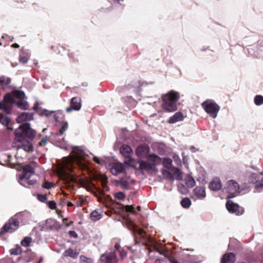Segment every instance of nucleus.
<instances>
[{
    "mask_svg": "<svg viewBox=\"0 0 263 263\" xmlns=\"http://www.w3.org/2000/svg\"><path fill=\"white\" fill-rule=\"evenodd\" d=\"M30 213L27 211H22L16 214L3 226L0 231V237L7 232L13 233L19 227L20 221L25 220L29 216Z\"/></svg>",
    "mask_w": 263,
    "mask_h": 263,
    "instance_id": "obj_1",
    "label": "nucleus"
},
{
    "mask_svg": "<svg viewBox=\"0 0 263 263\" xmlns=\"http://www.w3.org/2000/svg\"><path fill=\"white\" fill-rule=\"evenodd\" d=\"M36 134V130L31 128L30 123H21L18 127L14 130L15 141L20 142L26 139L33 140Z\"/></svg>",
    "mask_w": 263,
    "mask_h": 263,
    "instance_id": "obj_2",
    "label": "nucleus"
},
{
    "mask_svg": "<svg viewBox=\"0 0 263 263\" xmlns=\"http://www.w3.org/2000/svg\"><path fill=\"white\" fill-rule=\"evenodd\" d=\"M162 107L167 112H174L177 110V102L180 96L178 92L171 90L168 92L162 95Z\"/></svg>",
    "mask_w": 263,
    "mask_h": 263,
    "instance_id": "obj_3",
    "label": "nucleus"
},
{
    "mask_svg": "<svg viewBox=\"0 0 263 263\" xmlns=\"http://www.w3.org/2000/svg\"><path fill=\"white\" fill-rule=\"evenodd\" d=\"M161 158L157 154L152 153L147 157V161L140 159H138L137 162L139 164L138 169L139 171H145L147 172L153 171L155 173L158 171L156 165L161 163Z\"/></svg>",
    "mask_w": 263,
    "mask_h": 263,
    "instance_id": "obj_4",
    "label": "nucleus"
},
{
    "mask_svg": "<svg viewBox=\"0 0 263 263\" xmlns=\"http://www.w3.org/2000/svg\"><path fill=\"white\" fill-rule=\"evenodd\" d=\"M15 101L14 96L10 93H7L3 97V100L0 101V110H3L6 115H10L12 113L14 105H15Z\"/></svg>",
    "mask_w": 263,
    "mask_h": 263,
    "instance_id": "obj_5",
    "label": "nucleus"
},
{
    "mask_svg": "<svg viewBox=\"0 0 263 263\" xmlns=\"http://www.w3.org/2000/svg\"><path fill=\"white\" fill-rule=\"evenodd\" d=\"M201 106L204 111L214 119L217 117L220 108L214 100L211 99L206 100L202 103Z\"/></svg>",
    "mask_w": 263,
    "mask_h": 263,
    "instance_id": "obj_6",
    "label": "nucleus"
},
{
    "mask_svg": "<svg viewBox=\"0 0 263 263\" xmlns=\"http://www.w3.org/2000/svg\"><path fill=\"white\" fill-rule=\"evenodd\" d=\"M247 50L250 56L258 58L263 52V38L258 40L255 44L249 46Z\"/></svg>",
    "mask_w": 263,
    "mask_h": 263,
    "instance_id": "obj_7",
    "label": "nucleus"
},
{
    "mask_svg": "<svg viewBox=\"0 0 263 263\" xmlns=\"http://www.w3.org/2000/svg\"><path fill=\"white\" fill-rule=\"evenodd\" d=\"M226 206L227 210L230 213L234 214L236 215H241L244 213V209L232 200H228Z\"/></svg>",
    "mask_w": 263,
    "mask_h": 263,
    "instance_id": "obj_8",
    "label": "nucleus"
},
{
    "mask_svg": "<svg viewBox=\"0 0 263 263\" xmlns=\"http://www.w3.org/2000/svg\"><path fill=\"white\" fill-rule=\"evenodd\" d=\"M35 172L34 168L29 164H27L23 167V172L20 175L18 182L20 184L25 186L28 187L25 184H24L21 181H23L25 179H29L31 177L30 175H28V174H34Z\"/></svg>",
    "mask_w": 263,
    "mask_h": 263,
    "instance_id": "obj_9",
    "label": "nucleus"
},
{
    "mask_svg": "<svg viewBox=\"0 0 263 263\" xmlns=\"http://www.w3.org/2000/svg\"><path fill=\"white\" fill-rule=\"evenodd\" d=\"M32 140H22L20 142H16L17 143L16 146L18 148L23 149L25 151L31 153L34 151V147L31 143Z\"/></svg>",
    "mask_w": 263,
    "mask_h": 263,
    "instance_id": "obj_10",
    "label": "nucleus"
},
{
    "mask_svg": "<svg viewBox=\"0 0 263 263\" xmlns=\"http://www.w3.org/2000/svg\"><path fill=\"white\" fill-rule=\"evenodd\" d=\"M100 259L105 263H118V262L116 253L113 251L102 254L100 256Z\"/></svg>",
    "mask_w": 263,
    "mask_h": 263,
    "instance_id": "obj_11",
    "label": "nucleus"
},
{
    "mask_svg": "<svg viewBox=\"0 0 263 263\" xmlns=\"http://www.w3.org/2000/svg\"><path fill=\"white\" fill-rule=\"evenodd\" d=\"M34 115V114L33 112H22L17 117L16 121L19 124L28 122V121L33 120Z\"/></svg>",
    "mask_w": 263,
    "mask_h": 263,
    "instance_id": "obj_12",
    "label": "nucleus"
},
{
    "mask_svg": "<svg viewBox=\"0 0 263 263\" xmlns=\"http://www.w3.org/2000/svg\"><path fill=\"white\" fill-rule=\"evenodd\" d=\"M45 223L43 228L47 230L59 231L61 229V226L54 219L49 218L45 220Z\"/></svg>",
    "mask_w": 263,
    "mask_h": 263,
    "instance_id": "obj_13",
    "label": "nucleus"
},
{
    "mask_svg": "<svg viewBox=\"0 0 263 263\" xmlns=\"http://www.w3.org/2000/svg\"><path fill=\"white\" fill-rule=\"evenodd\" d=\"M35 256V253L32 252L30 249H27L24 251L23 254L18 258L17 260H23V263H29L31 262Z\"/></svg>",
    "mask_w": 263,
    "mask_h": 263,
    "instance_id": "obj_14",
    "label": "nucleus"
},
{
    "mask_svg": "<svg viewBox=\"0 0 263 263\" xmlns=\"http://www.w3.org/2000/svg\"><path fill=\"white\" fill-rule=\"evenodd\" d=\"M133 152L130 146L123 144L120 148V154L125 158H128V161L134 162V159L130 156V154Z\"/></svg>",
    "mask_w": 263,
    "mask_h": 263,
    "instance_id": "obj_15",
    "label": "nucleus"
},
{
    "mask_svg": "<svg viewBox=\"0 0 263 263\" xmlns=\"http://www.w3.org/2000/svg\"><path fill=\"white\" fill-rule=\"evenodd\" d=\"M110 172L114 176H117L119 174L124 173L125 167L121 162L115 163L110 168Z\"/></svg>",
    "mask_w": 263,
    "mask_h": 263,
    "instance_id": "obj_16",
    "label": "nucleus"
},
{
    "mask_svg": "<svg viewBox=\"0 0 263 263\" xmlns=\"http://www.w3.org/2000/svg\"><path fill=\"white\" fill-rule=\"evenodd\" d=\"M222 187L220 179L218 177L214 178L209 183V188L213 191H219Z\"/></svg>",
    "mask_w": 263,
    "mask_h": 263,
    "instance_id": "obj_17",
    "label": "nucleus"
},
{
    "mask_svg": "<svg viewBox=\"0 0 263 263\" xmlns=\"http://www.w3.org/2000/svg\"><path fill=\"white\" fill-rule=\"evenodd\" d=\"M149 152V147L148 145L141 144L135 150V153L138 157L145 156Z\"/></svg>",
    "mask_w": 263,
    "mask_h": 263,
    "instance_id": "obj_18",
    "label": "nucleus"
},
{
    "mask_svg": "<svg viewBox=\"0 0 263 263\" xmlns=\"http://www.w3.org/2000/svg\"><path fill=\"white\" fill-rule=\"evenodd\" d=\"M235 257V254L233 252L225 254L222 256L220 263H234Z\"/></svg>",
    "mask_w": 263,
    "mask_h": 263,
    "instance_id": "obj_19",
    "label": "nucleus"
},
{
    "mask_svg": "<svg viewBox=\"0 0 263 263\" xmlns=\"http://www.w3.org/2000/svg\"><path fill=\"white\" fill-rule=\"evenodd\" d=\"M183 119L184 116L182 112L178 111L169 119L168 122L170 124H174L177 122L182 121Z\"/></svg>",
    "mask_w": 263,
    "mask_h": 263,
    "instance_id": "obj_20",
    "label": "nucleus"
},
{
    "mask_svg": "<svg viewBox=\"0 0 263 263\" xmlns=\"http://www.w3.org/2000/svg\"><path fill=\"white\" fill-rule=\"evenodd\" d=\"M194 193L198 199H203L205 197V188L204 186H196L194 189Z\"/></svg>",
    "mask_w": 263,
    "mask_h": 263,
    "instance_id": "obj_21",
    "label": "nucleus"
},
{
    "mask_svg": "<svg viewBox=\"0 0 263 263\" xmlns=\"http://www.w3.org/2000/svg\"><path fill=\"white\" fill-rule=\"evenodd\" d=\"M11 83V79L9 77H6L4 76L0 77V87L5 90L7 87H10V83Z\"/></svg>",
    "mask_w": 263,
    "mask_h": 263,
    "instance_id": "obj_22",
    "label": "nucleus"
},
{
    "mask_svg": "<svg viewBox=\"0 0 263 263\" xmlns=\"http://www.w3.org/2000/svg\"><path fill=\"white\" fill-rule=\"evenodd\" d=\"M246 175L248 177V181L249 183L255 184L259 179V176L257 173L247 171Z\"/></svg>",
    "mask_w": 263,
    "mask_h": 263,
    "instance_id": "obj_23",
    "label": "nucleus"
},
{
    "mask_svg": "<svg viewBox=\"0 0 263 263\" xmlns=\"http://www.w3.org/2000/svg\"><path fill=\"white\" fill-rule=\"evenodd\" d=\"M70 105L74 108V110L78 111L81 108V98L79 97H73L71 99Z\"/></svg>",
    "mask_w": 263,
    "mask_h": 263,
    "instance_id": "obj_24",
    "label": "nucleus"
},
{
    "mask_svg": "<svg viewBox=\"0 0 263 263\" xmlns=\"http://www.w3.org/2000/svg\"><path fill=\"white\" fill-rule=\"evenodd\" d=\"M227 188L229 191H234L235 192H237L238 193L240 192L239 191V185L238 183L233 180H230L228 182Z\"/></svg>",
    "mask_w": 263,
    "mask_h": 263,
    "instance_id": "obj_25",
    "label": "nucleus"
},
{
    "mask_svg": "<svg viewBox=\"0 0 263 263\" xmlns=\"http://www.w3.org/2000/svg\"><path fill=\"white\" fill-rule=\"evenodd\" d=\"M242 258L248 263L255 262V254L252 251H249L245 253L242 256Z\"/></svg>",
    "mask_w": 263,
    "mask_h": 263,
    "instance_id": "obj_26",
    "label": "nucleus"
},
{
    "mask_svg": "<svg viewBox=\"0 0 263 263\" xmlns=\"http://www.w3.org/2000/svg\"><path fill=\"white\" fill-rule=\"evenodd\" d=\"M144 84H147L146 82L138 81L137 82H132L129 85H131L132 87L136 88V93L138 95H140L139 93L141 91V87Z\"/></svg>",
    "mask_w": 263,
    "mask_h": 263,
    "instance_id": "obj_27",
    "label": "nucleus"
},
{
    "mask_svg": "<svg viewBox=\"0 0 263 263\" xmlns=\"http://www.w3.org/2000/svg\"><path fill=\"white\" fill-rule=\"evenodd\" d=\"M79 253L76 251L72 249L71 248H69L65 251L63 253V255L66 256H69L72 258H76L78 257Z\"/></svg>",
    "mask_w": 263,
    "mask_h": 263,
    "instance_id": "obj_28",
    "label": "nucleus"
},
{
    "mask_svg": "<svg viewBox=\"0 0 263 263\" xmlns=\"http://www.w3.org/2000/svg\"><path fill=\"white\" fill-rule=\"evenodd\" d=\"M11 122V119L5 115L3 113H0V123L4 126H7Z\"/></svg>",
    "mask_w": 263,
    "mask_h": 263,
    "instance_id": "obj_29",
    "label": "nucleus"
},
{
    "mask_svg": "<svg viewBox=\"0 0 263 263\" xmlns=\"http://www.w3.org/2000/svg\"><path fill=\"white\" fill-rule=\"evenodd\" d=\"M17 107L22 110H27L29 108V105L27 101L23 100L16 102L15 104Z\"/></svg>",
    "mask_w": 263,
    "mask_h": 263,
    "instance_id": "obj_30",
    "label": "nucleus"
},
{
    "mask_svg": "<svg viewBox=\"0 0 263 263\" xmlns=\"http://www.w3.org/2000/svg\"><path fill=\"white\" fill-rule=\"evenodd\" d=\"M102 216L98 210L93 211L90 214V218L94 221H98L102 218Z\"/></svg>",
    "mask_w": 263,
    "mask_h": 263,
    "instance_id": "obj_31",
    "label": "nucleus"
},
{
    "mask_svg": "<svg viewBox=\"0 0 263 263\" xmlns=\"http://www.w3.org/2000/svg\"><path fill=\"white\" fill-rule=\"evenodd\" d=\"M141 206H138L137 207V209H136L132 205H127L125 206V210L127 212H129L130 213H134L136 214L137 213V211H141Z\"/></svg>",
    "mask_w": 263,
    "mask_h": 263,
    "instance_id": "obj_32",
    "label": "nucleus"
},
{
    "mask_svg": "<svg viewBox=\"0 0 263 263\" xmlns=\"http://www.w3.org/2000/svg\"><path fill=\"white\" fill-rule=\"evenodd\" d=\"M55 113V111L54 110H49L46 108H43L42 112L40 113V117H46L48 118L52 116L53 114Z\"/></svg>",
    "mask_w": 263,
    "mask_h": 263,
    "instance_id": "obj_33",
    "label": "nucleus"
},
{
    "mask_svg": "<svg viewBox=\"0 0 263 263\" xmlns=\"http://www.w3.org/2000/svg\"><path fill=\"white\" fill-rule=\"evenodd\" d=\"M185 183L187 187L191 188L195 186V181L191 176H187L185 177Z\"/></svg>",
    "mask_w": 263,
    "mask_h": 263,
    "instance_id": "obj_34",
    "label": "nucleus"
},
{
    "mask_svg": "<svg viewBox=\"0 0 263 263\" xmlns=\"http://www.w3.org/2000/svg\"><path fill=\"white\" fill-rule=\"evenodd\" d=\"M173 171V175L176 176V179L181 180L182 179V175L180 170L177 167H174Z\"/></svg>",
    "mask_w": 263,
    "mask_h": 263,
    "instance_id": "obj_35",
    "label": "nucleus"
},
{
    "mask_svg": "<svg viewBox=\"0 0 263 263\" xmlns=\"http://www.w3.org/2000/svg\"><path fill=\"white\" fill-rule=\"evenodd\" d=\"M173 171V175L176 176V179L181 180L182 179V175L180 170L177 167H174Z\"/></svg>",
    "mask_w": 263,
    "mask_h": 263,
    "instance_id": "obj_36",
    "label": "nucleus"
},
{
    "mask_svg": "<svg viewBox=\"0 0 263 263\" xmlns=\"http://www.w3.org/2000/svg\"><path fill=\"white\" fill-rule=\"evenodd\" d=\"M68 124L67 122H64L58 133L54 134L55 136H62L64 132L68 129Z\"/></svg>",
    "mask_w": 263,
    "mask_h": 263,
    "instance_id": "obj_37",
    "label": "nucleus"
},
{
    "mask_svg": "<svg viewBox=\"0 0 263 263\" xmlns=\"http://www.w3.org/2000/svg\"><path fill=\"white\" fill-rule=\"evenodd\" d=\"M180 204L183 208L188 209L191 205V201L188 197H185L181 200Z\"/></svg>",
    "mask_w": 263,
    "mask_h": 263,
    "instance_id": "obj_38",
    "label": "nucleus"
},
{
    "mask_svg": "<svg viewBox=\"0 0 263 263\" xmlns=\"http://www.w3.org/2000/svg\"><path fill=\"white\" fill-rule=\"evenodd\" d=\"M32 238L30 236L25 237L21 241V244L22 246L28 247L32 242Z\"/></svg>",
    "mask_w": 263,
    "mask_h": 263,
    "instance_id": "obj_39",
    "label": "nucleus"
},
{
    "mask_svg": "<svg viewBox=\"0 0 263 263\" xmlns=\"http://www.w3.org/2000/svg\"><path fill=\"white\" fill-rule=\"evenodd\" d=\"M14 98L20 100V101L23 100L25 97V93L24 91L22 90H17L14 92Z\"/></svg>",
    "mask_w": 263,
    "mask_h": 263,
    "instance_id": "obj_40",
    "label": "nucleus"
},
{
    "mask_svg": "<svg viewBox=\"0 0 263 263\" xmlns=\"http://www.w3.org/2000/svg\"><path fill=\"white\" fill-rule=\"evenodd\" d=\"M22 248L18 245H16V247L12 248L10 250V253L11 255H17L22 253Z\"/></svg>",
    "mask_w": 263,
    "mask_h": 263,
    "instance_id": "obj_41",
    "label": "nucleus"
},
{
    "mask_svg": "<svg viewBox=\"0 0 263 263\" xmlns=\"http://www.w3.org/2000/svg\"><path fill=\"white\" fill-rule=\"evenodd\" d=\"M172 162H173L172 160L170 158L164 157L163 158V161H162L163 166L166 168H170V166L172 164Z\"/></svg>",
    "mask_w": 263,
    "mask_h": 263,
    "instance_id": "obj_42",
    "label": "nucleus"
},
{
    "mask_svg": "<svg viewBox=\"0 0 263 263\" xmlns=\"http://www.w3.org/2000/svg\"><path fill=\"white\" fill-rule=\"evenodd\" d=\"M178 189L180 193L183 195H185L189 192L187 187L182 183L178 185Z\"/></svg>",
    "mask_w": 263,
    "mask_h": 263,
    "instance_id": "obj_43",
    "label": "nucleus"
},
{
    "mask_svg": "<svg viewBox=\"0 0 263 263\" xmlns=\"http://www.w3.org/2000/svg\"><path fill=\"white\" fill-rule=\"evenodd\" d=\"M254 102L257 106H260L263 104V96L261 95H256L254 99Z\"/></svg>",
    "mask_w": 263,
    "mask_h": 263,
    "instance_id": "obj_44",
    "label": "nucleus"
},
{
    "mask_svg": "<svg viewBox=\"0 0 263 263\" xmlns=\"http://www.w3.org/2000/svg\"><path fill=\"white\" fill-rule=\"evenodd\" d=\"M37 199L40 201L46 203H47L48 200L47 195L42 194H38L37 195Z\"/></svg>",
    "mask_w": 263,
    "mask_h": 263,
    "instance_id": "obj_45",
    "label": "nucleus"
},
{
    "mask_svg": "<svg viewBox=\"0 0 263 263\" xmlns=\"http://www.w3.org/2000/svg\"><path fill=\"white\" fill-rule=\"evenodd\" d=\"M71 148L73 151H77L85 157L87 156L86 153L83 149H82L80 146H72Z\"/></svg>",
    "mask_w": 263,
    "mask_h": 263,
    "instance_id": "obj_46",
    "label": "nucleus"
},
{
    "mask_svg": "<svg viewBox=\"0 0 263 263\" xmlns=\"http://www.w3.org/2000/svg\"><path fill=\"white\" fill-rule=\"evenodd\" d=\"M115 197L118 200H122L125 198V195L122 192H119L115 194Z\"/></svg>",
    "mask_w": 263,
    "mask_h": 263,
    "instance_id": "obj_47",
    "label": "nucleus"
},
{
    "mask_svg": "<svg viewBox=\"0 0 263 263\" xmlns=\"http://www.w3.org/2000/svg\"><path fill=\"white\" fill-rule=\"evenodd\" d=\"M80 263H93L92 260L84 255L80 256Z\"/></svg>",
    "mask_w": 263,
    "mask_h": 263,
    "instance_id": "obj_48",
    "label": "nucleus"
},
{
    "mask_svg": "<svg viewBox=\"0 0 263 263\" xmlns=\"http://www.w3.org/2000/svg\"><path fill=\"white\" fill-rule=\"evenodd\" d=\"M32 109L34 110L38 115H40V113L42 112V110L43 109V108L41 107H39V105L38 103H36L34 104Z\"/></svg>",
    "mask_w": 263,
    "mask_h": 263,
    "instance_id": "obj_49",
    "label": "nucleus"
},
{
    "mask_svg": "<svg viewBox=\"0 0 263 263\" xmlns=\"http://www.w3.org/2000/svg\"><path fill=\"white\" fill-rule=\"evenodd\" d=\"M42 187L46 189H50L54 186V184L49 181H45L42 185Z\"/></svg>",
    "mask_w": 263,
    "mask_h": 263,
    "instance_id": "obj_50",
    "label": "nucleus"
},
{
    "mask_svg": "<svg viewBox=\"0 0 263 263\" xmlns=\"http://www.w3.org/2000/svg\"><path fill=\"white\" fill-rule=\"evenodd\" d=\"M255 189L256 190H258L263 188V178L260 181L258 180L257 182L254 184Z\"/></svg>",
    "mask_w": 263,
    "mask_h": 263,
    "instance_id": "obj_51",
    "label": "nucleus"
},
{
    "mask_svg": "<svg viewBox=\"0 0 263 263\" xmlns=\"http://www.w3.org/2000/svg\"><path fill=\"white\" fill-rule=\"evenodd\" d=\"M46 203L47 204L49 208L51 210H54L57 207V203L54 200H51L48 202L47 201Z\"/></svg>",
    "mask_w": 263,
    "mask_h": 263,
    "instance_id": "obj_52",
    "label": "nucleus"
},
{
    "mask_svg": "<svg viewBox=\"0 0 263 263\" xmlns=\"http://www.w3.org/2000/svg\"><path fill=\"white\" fill-rule=\"evenodd\" d=\"M116 182L121 186L124 187V185L128 183V181L123 178H120L119 180H116Z\"/></svg>",
    "mask_w": 263,
    "mask_h": 263,
    "instance_id": "obj_53",
    "label": "nucleus"
},
{
    "mask_svg": "<svg viewBox=\"0 0 263 263\" xmlns=\"http://www.w3.org/2000/svg\"><path fill=\"white\" fill-rule=\"evenodd\" d=\"M124 163L126 165H127L129 166L130 167H133L136 170L139 171V170L138 169L139 167H137L136 164H133V162L129 161L128 160H125L124 161Z\"/></svg>",
    "mask_w": 263,
    "mask_h": 263,
    "instance_id": "obj_54",
    "label": "nucleus"
},
{
    "mask_svg": "<svg viewBox=\"0 0 263 263\" xmlns=\"http://www.w3.org/2000/svg\"><path fill=\"white\" fill-rule=\"evenodd\" d=\"M19 61L20 62L23 63V64H26L28 61V57L26 56H22L21 54H20L19 57Z\"/></svg>",
    "mask_w": 263,
    "mask_h": 263,
    "instance_id": "obj_55",
    "label": "nucleus"
},
{
    "mask_svg": "<svg viewBox=\"0 0 263 263\" xmlns=\"http://www.w3.org/2000/svg\"><path fill=\"white\" fill-rule=\"evenodd\" d=\"M20 54L22 55V56H26L27 57H29L30 56L29 50L25 49L24 48H22Z\"/></svg>",
    "mask_w": 263,
    "mask_h": 263,
    "instance_id": "obj_56",
    "label": "nucleus"
},
{
    "mask_svg": "<svg viewBox=\"0 0 263 263\" xmlns=\"http://www.w3.org/2000/svg\"><path fill=\"white\" fill-rule=\"evenodd\" d=\"M68 234L70 237H72L74 238H77L78 237V235L74 231H69L68 232Z\"/></svg>",
    "mask_w": 263,
    "mask_h": 263,
    "instance_id": "obj_57",
    "label": "nucleus"
},
{
    "mask_svg": "<svg viewBox=\"0 0 263 263\" xmlns=\"http://www.w3.org/2000/svg\"><path fill=\"white\" fill-rule=\"evenodd\" d=\"M23 181L26 182L28 185H33L36 182L35 180H29V179H25Z\"/></svg>",
    "mask_w": 263,
    "mask_h": 263,
    "instance_id": "obj_58",
    "label": "nucleus"
},
{
    "mask_svg": "<svg viewBox=\"0 0 263 263\" xmlns=\"http://www.w3.org/2000/svg\"><path fill=\"white\" fill-rule=\"evenodd\" d=\"M47 141V138H43L41 140V141L38 143L39 146H43L45 145Z\"/></svg>",
    "mask_w": 263,
    "mask_h": 263,
    "instance_id": "obj_59",
    "label": "nucleus"
},
{
    "mask_svg": "<svg viewBox=\"0 0 263 263\" xmlns=\"http://www.w3.org/2000/svg\"><path fill=\"white\" fill-rule=\"evenodd\" d=\"M155 263H167V262L164 258H158L156 259Z\"/></svg>",
    "mask_w": 263,
    "mask_h": 263,
    "instance_id": "obj_60",
    "label": "nucleus"
},
{
    "mask_svg": "<svg viewBox=\"0 0 263 263\" xmlns=\"http://www.w3.org/2000/svg\"><path fill=\"white\" fill-rule=\"evenodd\" d=\"M52 117L54 120V121L57 123H60V120H59V117L57 115V114H53L52 115Z\"/></svg>",
    "mask_w": 263,
    "mask_h": 263,
    "instance_id": "obj_61",
    "label": "nucleus"
},
{
    "mask_svg": "<svg viewBox=\"0 0 263 263\" xmlns=\"http://www.w3.org/2000/svg\"><path fill=\"white\" fill-rule=\"evenodd\" d=\"M167 178L172 181H174L175 180V178L173 176V174H172L170 171L167 174Z\"/></svg>",
    "mask_w": 263,
    "mask_h": 263,
    "instance_id": "obj_62",
    "label": "nucleus"
},
{
    "mask_svg": "<svg viewBox=\"0 0 263 263\" xmlns=\"http://www.w3.org/2000/svg\"><path fill=\"white\" fill-rule=\"evenodd\" d=\"M158 252L160 254L164 255L165 256H166L168 254V252L167 251H166L165 250H160L158 251Z\"/></svg>",
    "mask_w": 263,
    "mask_h": 263,
    "instance_id": "obj_63",
    "label": "nucleus"
},
{
    "mask_svg": "<svg viewBox=\"0 0 263 263\" xmlns=\"http://www.w3.org/2000/svg\"><path fill=\"white\" fill-rule=\"evenodd\" d=\"M69 59H71L73 61H76L77 60L74 57V54L72 53H69L68 54Z\"/></svg>",
    "mask_w": 263,
    "mask_h": 263,
    "instance_id": "obj_64",
    "label": "nucleus"
}]
</instances>
